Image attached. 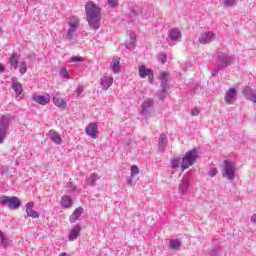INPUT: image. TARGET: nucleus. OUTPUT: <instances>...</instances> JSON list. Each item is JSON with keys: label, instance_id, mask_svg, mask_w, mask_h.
I'll return each instance as SVG.
<instances>
[{"label": "nucleus", "instance_id": "4", "mask_svg": "<svg viewBox=\"0 0 256 256\" xmlns=\"http://www.w3.org/2000/svg\"><path fill=\"white\" fill-rule=\"evenodd\" d=\"M2 205H7L9 209H19L21 207V200L15 196H4L2 198Z\"/></svg>", "mask_w": 256, "mask_h": 256}, {"label": "nucleus", "instance_id": "3", "mask_svg": "<svg viewBox=\"0 0 256 256\" xmlns=\"http://www.w3.org/2000/svg\"><path fill=\"white\" fill-rule=\"evenodd\" d=\"M79 29V18L76 16H71L68 18V31L66 34L67 39L69 41L73 40V37L75 35V31Z\"/></svg>", "mask_w": 256, "mask_h": 256}, {"label": "nucleus", "instance_id": "12", "mask_svg": "<svg viewBox=\"0 0 256 256\" xmlns=\"http://www.w3.org/2000/svg\"><path fill=\"white\" fill-rule=\"evenodd\" d=\"M111 69L114 73L121 72V58L119 56H114L112 59V63L110 64Z\"/></svg>", "mask_w": 256, "mask_h": 256}, {"label": "nucleus", "instance_id": "16", "mask_svg": "<svg viewBox=\"0 0 256 256\" xmlns=\"http://www.w3.org/2000/svg\"><path fill=\"white\" fill-rule=\"evenodd\" d=\"M79 235H81V226L76 225L70 230L68 239H69V241H75V239H77V237H79Z\"/></svg>", "mask_w": 256, "mask_h": 256}, {"label": "nucleus", "instance_id": "31", "mask_svg": "<svg viewBox=\"0 0 256 256\" xmlns=\"http://www.w3.org/2000/svg\"><path fill=\"white\" fill-rule=\"evenodd\" d=\"M60 75L62 77H64V79H70L69 72L67 71V68H61Z\"/></svg>", "mask_w": 256, "mask_h": 256}, {"label": "nucleus", "instance_id": "19", "mask_svg": "<svg viewBox=\"0 0 256 256\" xmlns=\"http://www.w3.org/2000/svg\"><path fill=\"white\" fill-rule=\"evenodd\" d=\"M168 37L172 40V41H179V39H181L182 35H181V30H179V28H173L169 31L168 33Z\"/></svg>", "mask_w": 256, "mask_h": 256}, {"label": "nucleus", "instance_id": "28", "mask_svg": "<svg viewBox=\"0 0 256 256\" xmlns=\"http://www.w3.org/2000/svg\"><path fill=\"white\" fill-rule=\"evenodd\" d=\"M19 71H20L21 75H25V73H27V62L23 61L20 63Z\"/></svg>", "mask_w": 256, "mask_h": 256}, {"label": "nucleus", "instance_id": "36", "mask_svg": "<svg viewBox=\"0 0 256 256\" xmlns=\"http://www.w3.org/2000/svg\"><path fill=\"white\" fill-rule=\"evenodd\" d=\"M237 3V0H225L226 7H233Z\"/></svg>", "mask_w": 256, "mask_h": 256}, {"label": "nucleus", "instance_id": "30", "mask_svg": "<svg viewBox=\"0 0 256 256\" xmlns=\"http://www.w3.org/2000/svg\"><path fill=\"white\" fill-rule=\"evenodd\" d=\"M6 133H7V128L0 126V143H3V139H5Z\"/></svg>", "mask_w": 256, "mask_h": 256}, {"label": "nucleus", "instance_id": "29", "mask_svg": "<svg viewBox=\"0 0 256 256\" xmlns=\"http://www.w3.org/2000/svg\"><path fill=\"white\" fill-rule=\"evenodd\" d=\"M140 169L137 165H132L131 167V177H135L136 175H139Z\"/></svg>", "mask_w": 256, "mask_h": 256}, {"label": "nucleus", "instance_id": "13", "mask_svg": "<svg viewBox=\"0 0 256 256\" xmlns=\"http://www.w3.org/2000/svg\"><path fill=\"white\" fill-rule=\"evenodd\" d=\"M242 93L244 97L248 99V101H252V103H256V93L254 92L253 89H251V87H246Z\"/></svg>", "mask_w": 256, "mask_h": 256}, {"label": "nucleus", "instance_id": "9", "mask_svg": "<svg viewBox=\"0 0 256 256\" xmlns=\"http://www.w3.org/2000/svg\"><path fill=\"white\" fill-rule=\"evenodd\" d=\"M33 207H35L34 202H28L26 204V213L28 217H32V219H39V212L33 210Z\"/></svg>", "mask_w": 256, "mask_h": 256}, {"label": "nucleus", "instance_id": "18", "mask_svg": "<svg viewBox=\"0 0 256 256\" xmlns=\"http://www.w3.org/2000/svg\"><path fill=\"white\" fill-rule=\"evenodd\" d=\"M49 137L56 145H61V143H63V138H61V135H59L55 130L49 131Z\"/></svg>", "mask_w": 256, "mask_h": 256}, {"label": "nucleus", "instance_id": "42", "mask_svg": "<svg viewBox=\"0 0 256 256\" xmlns=\"http://www.w3.org/2000/svg\"><path fill=\"white\" fill-rule=\"evenodd\" d=\"M250 221H252V223H256V214L251 216Z\"/></svg>", "mask_w": 256, "mask_h": 256}, {"label": "nucleus", "instance_id": "11", "mask_svg": "<svg viewBox=\"0 0 256 256\" xmlns=\"http://www.w3.org/2000/svg\"><path fill=\"white\" fill-rule=\"evenodd\" d=\"M235 97H237V90H235V88H229V90L226 92L224 100L228 105H231Z\"/></svg>", "mask_w": 256, "mask_h": 256}, {"label": "nucleus", "instance_id": "1", "mask_svg": "<svg viewBox=\"0 0 256 256\" xmlns=\"http://www.w3.org/2000/svg\"><path fill=\"white\" fill-rule=\"evenodd\" d=\"M85 13L91 29L97 31L101 26V8H99L93 1H89L85 5Z\"/></svg>", "mask_w": 256, "mask_h": 256}, {"label": "nucleus", "instance_id": "6", "mask_svg": "<svg viewBox=\"0 0 256 256\" xmlns=\"http://www.w3.org/2000/svg\"><path fill=\"white\" fill-rule=\"evenodd\" d=\"M33 102L37 103L38 105H42L43 107L45 105H49L51 103V95L46 94V95H39V94H33L32 96Z\"/></svg>", "mask_w": 256, "mask_h": 256}, {"label": "nucleus", "instance_id": "5", "mask_svg": "<svg viewBox=\"0 0 256 256\" xmlns=\"http://www.w3.org/2000/svg\"><path fill=\"white\" fill-rule=\"evenodd\" d=\"M225 171L222 174V177H227L230 181L235 179V163L229 160H224Z\"/></svg>", "mask_w": 256, "mask_h": 256}, {"label": "nucleus", "instance_id": "41", "mask_svg": "<svg viewBox=\"0 0 256 256\" xmlns=\"http://www.w3.org/2000/svg\"><path fill=\"white\" fill-rule=\"evenodd\" d=\"M108 3L110 4V7H116L117 0H108Z\"/></svg>", "mask_w": 256, "mask_h": 256}, {"label": "nucleus", "instance_id": "34", "mask_svg": "<svg viewBox=\"0 0 256 256\" xmlns=\"http://www.w3.org/2000/svg\"><path fill=\"white\" fill-rule=\"evenodd\" d=\"M180 165H181V160H179V159L172 160V168L173 169H178V167H180Z\"/></svg>", "mask_w": 256, "mask_h": 256}, {"label": "nucleus", "instance_id": "10", "mask_svg": "<svg viewBox=\"0 0 256 256\" xmlns=\"http://www.w3.org/2000/svg\"><path fill=\"white\" fill-rule=\"evenodd\" d=\"M215 39V34L212 32H205L199 38V43L202 45H207V43H211Z\"/></svg>", "mask_w": 256, "mask_h": 256}, {"label": "nucleus", "instance_id": "25", "mask_svg": "<svg viewBox=\"0 0 256 256\" xmlns=\"http://www.w3.org/2000/svg\"><path fill=\"white\" fill-rule=\"evenodd\" d=\"M169 248L172 250L180 249L181 248V240H179V239L170 240Z\"/></svg>", "mask_w": 256, "mask_h": 256}, {"label": "nucleus", "instance_id": "39", "mask_svg": "<svg viewBox=\"0 0 256 256\" xmlns=\"http://www.w3.org/2000/svg\"><path fill=\"white\" fill-rule=\"evenodd\" d=\"M199 113H200L199 108H194V109L192 110V112H191V115H192L193 117H197V115H199Z\"/></svg>", "mask_w": 256, "mask_h": 256}, {"label": "nucleus", "instance_id": "21", "mask_svg": "<svg viewBox=\"0 0 256 256\" xmlns=\"http://www.w3.org/2000/svg\"><path fill=\"white\" fill-rule=\"evenodd\" d=\"M138 73L141 77V79H145V77L151 75L153 73V70L147 68L145 65H141L138 68Z\"/></svg>", "mask_w": 256, "mask_h": 256}, {"label": "nucleus", "instance_id": "8", "mask_svg": "<svg viewBox=\"0 0 256 256\" xmlns=\"http://www.w3.org/2000/svg\"><path fill=\"white\" fill-rule=\"evenodd\" d=\"M53 103L56 107L60 109H67V102L61 98V93L57 92L53 97Z\"/></svg>", "mask_w": 256, "mask_h": 256}, {"label": "nucleus", "instance_id": "22", "mask_svg": "<svg viewBox=\"0 0 256 256\" xmlns=\"http://www.w3.org/2000/svg\"><path fill=\"white\" fill-rule=\"evenodd\" d=\"M165 147H167V136L165 134H161L159 137L158 149L163 153V151H165Z\"/></svg>", "mask_w": 256, "mask_h": 256}, {"label": "nucleus", "instance_id": "24", "mask_svg": "<svg viewBox=\"0 0 256 256\" xmlns=\"http://www.w3.org/2000/svg\"><path fill=\"white\" fill-rule=\"evenodd\" d=\"M9 63L14 69H17L19 67V55L17 53L11 54Z\"/></svg>", "mask_w": 256, "mask_h": 256}, {"label": "nucleus", "instance_id": "20", "mask_svg": "<svg viewBox=\"0 0 256 256\" xmlns=\"http://www.w3.org/2000/svg\"><path fill=\"white\" fill-rule=\"evenodd\" d=\"M136 41H137V36L135 35V32H131L129 36L126 38L125 45L128 49H131V47H135Z\"/></svg>", "mask_w": 256, "mask_h": 256}, {"label": "nucleus", "instance_id": "32", "mask_svg": "<svg viewBox=\"0 0 256 256\" xmlns=\"http://www.w3.org/2000/svg\"><path fill=\"white\" fill-rule=\"evenodd\" d=\"M167 77H169V73L167 72L160 74V79L162 80L163 85H167Z\"/></svg>", "mask_w": 256, "mask_h": 256}, {"label": "nucleus", "instance_id": "40", "mask_svg": "<svg viewBox=\"0 0 256 256\" xmlns=\"http://www.w3.org/2000/svg\"><path fill=\"white\" fill-rule=\"evenodd\" d=\"M83 91H85V89L83 88V86H80L76 89V93L77 95H81V93H83Z\"/></svg>", "mask_w": 256, "mask_h": 256}, {"label": "nucleus", "instance_id": "27", "mask_svg": "<svg viewBox=\"0 0 256 256\" xmlns=\"http://www.w3.org/2000/svg\"><path fill=\"white\" fill-rule=\"evenodd\" d=\"M142 113H147V109H151L153 107V100H147L142 103Z\"/></svg>", "mask_w": 256, "mask_h": 256}, {"label": "nucleus", "instance_id": "35", "mask_svg": "<svg viewBox=\"0 0 256 256\" xmlns=\"http://www.w3.org/2000/svg\"><path fill=\"white\" fill-rule=\"evenodd\" d=\"M1 241L6 247H9V245H11V241L7 240L6 237L3 236V234H1Z\"/></svg>", "mask_w": 256, "mask_h": 256}, {"label": "nucleus", "instance_id": "37", "mask_svg": "<svg viewBox=\"0 0 256 256\" xmlns=\"http://www.w3.org/2000/svg\"><path fill=\"white\" fill-rule=\"evenodd\" d=\"M218 173H219V171L217 170V168H212L209 171L210 177H215V175H217Z\"/></svg>", "mask_w": 256, "mask_h": 256}, {"label": "nucleus", "instance_id": "2", "mask_svg": "<svg viewBox=\"0 0 256 256\" xmlns=\"http://www.w3.org/2000/svg\"><path fill=\"white\" fill-rule=\"evenodd\" d=\"M197 150L193 149L189 152H186L181 162V169L185 171V169H189L191 165H195V161H197Z\"/></svg>", "mask_w": 256, "mask_h": 256}, {"label": "nucleus", "instance_id": "26", "mask_svg": "<svg viewBox=\"0 0 256 256\" xmlns=\"http://www.w3.org/2000/svg\"><path fill=\"white\" fill-rule=\"evenodd\" d=\"M97 179H99V176L95 173H92L87 179L86 184L87 185H95L97 183Z\"/></svg>", "mask_w": 256, "mask_h": 256}, {"label": "nucleus", "instance_id": "44", "mask_svg": "<svg viewBox=\"0 0 256 256\" xmlns=\"http://www.w3.org/2000/svg\"><path fill=\"white\" fill-rule=\"evenodd\" d=\"M153 79H154L153 73H150V76H149L150 83H153Z\"/></svg>", "mask_w": 256, "mask_h": 256}, {"label": "nucleus", "instance_id": "45", "mask_svg": "<svg viewBox=\"0 0 256 256\" xmlns=\"http://www.w3.org/2000/svg\"><path fill=\"white\" fill-rule=\"evenodd\" d=\"M59 256H69L67 253L63 252Z\"/></svg>", "mask_w": 256, "mask_h": 256}, {"label": "nucleus", "instance_id": "15", "mask_svg": "<svg viewBox=\"0 0 256 256\" xmlns=\"http://www.w3.org/2000/svg\"><path fill=\"white\" fill-rule=\"evenodd\" d=\"M83 215V207L80 206L74 210L72 215L69 217L70 223H76V221H79V218Z\"/></svg>", "mask_w": 256, "mask_h": 256}, {"label": "nucleus", "instance_id": "38", "mask_svg": "<svg viewBox=\"0 0 256 256\" xmlns=\"http://www.w3.org/2000/svg\"><path fill=\"white\" fill-rule=\"evenodd\" d=\"M71 61H72L73 63H79V62L83 61V58H81V57H79V56H73V57L71 58Z\"/></svg>", "mask_w": 256, "mask_h": 256}, {"label": "nucleus", "instance_id": "33", "mask_svg": "<svg viewBox=\"0 0 256 256\" xmlns=\"http://www.w3.org/2000/svg\"><path fill=\"white\" fill-rule=\"evenodd\" d=\"M159 61L163 64L167 63V54H165V52H160Z\"/></svg>", "mask_w": 256, "mask_h": 256}, {"label": "nucleus", "instance_id": "14", "mask_svg": "<svg viewBox=\"0 0 256 256\" xmlns=\"http://www.w3.org/2000/svg\"><path fill=\"white\" fill-rule=\"evenodd\" d=\"M60 205L62 209H70V207H73V199H71V196L64 195L61 198Z\"/></svg>", "mask_w": 256, "mask_h": 256}, {"label": "nucleus", "instance_id": "17", "mask_svg": "<svg viewBox=\"0 0 256 256\" xmlns=\"http://www.w3.org/2000/svg\"><path fill=\"white\" fill-rule=\"evenodd\" d=\"M12 89L15 91L17 97L23 93V85L15 77L12 78Z\"/></svg>", "mask_w": 256, "mask_h": 256}, {"label": "nucleus", "instance_id": "46", "mask_svg": "<svg viewBox=\"0 0 256 256\" xmlns=\"http://www.w3.org/2000/svg\"><path fill=\"white\" fill-rule=\"evenodd\" d=\"M7 119V116H2V121H5Z\"/></svg>", "mask_w": 256, "mask_h": 256}, {"label": "nucleus", "instance_id": "23", "mask_svg": "<svg viewBox=\"0 0 256 256\" xmlns=\"http://www.w3.org/2000/svg\"><path fill=\"white\" fill-rule=\"evenodd\" d=\"M101 85L104 89H109L111 85H113V78L109 76H102L101 77Z\"/></svg>", "mask_w": 256, "mask_h": 256}, {"label": "nucleus", "instance_id": "43", "mask_svg": "<svg viewBox=\"0 0 256 256\" xmlns=\"http://www.w3.org/2000/svg\"><path fill=\"white\" fill-rule=\"evenodd\" d=\"M5 71V67H3V64L0 63V73H3Z\"/></svg>", "mask_w": 256, "mask_h": 256}, {"label": "nucleus", "instance_id": "7", "mask_svg": "<svg viewBox=\"0 0 256 256\" xmlns=\"http://www.w3.org/2000/svg\"><path fill=\"white\" fill-rule=\"evenodd\" d=\"M86 134L92 139H97V135L99 134V129L97 128V123H90L86 127Z\"/></svg>", "mask_w": 256, "mask_h": 256}]
</instances>
